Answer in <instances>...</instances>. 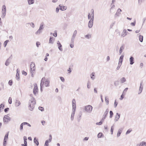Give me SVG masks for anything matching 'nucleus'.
<instances>
[{"label": "nucleus", "instance_id": "54", "mask_svg": "<svg viewBox=\"0 0 146 146\" xmlns=\"http://www.w3.org/2000/svg\"><path fill=\"white\" fill-rule=\"evenodd\" d=\"M118 104V103L116 102V100H115V101L114 105V106L115 108H116Z\"/></svg>", "mask_w": 146, "mask_h": 146}, {"label": "nucleus", "instance_id": "57", "mask_svg": "<svg viewBox=\"0 0 146 146\" xmlns=\"http://www.w3.org/2000/svg\"><path fill=\"white\" fill-rule=\"evenodd\" d=\"M124 94H123L122 93V94L120 98H119V99L120 100H121L123 99L124 97Z\"/></svg>", "mask_w": 146, "mask_h": 146}, {"label": "nucleus", "instance_id": "13", "mask_svg": "<svg viewBox=\"0 0 146 146\" xmlns=\"http://www.w3.org/2000/svg\"><path fill=\"white\" fill-rule=\"evenodd\" d=\"M134 58L132 56H130L129 58L130 64L131 65L133 64L134 63Z\"/></svg>", "mask_w": 146, "mask_h": 146}, {"label": "nucleus", "instance_id": "7", "mask_svg": "<svg viewBox=\"0 0 146 146\" xmlns=\"http://www.w3.org/2000/svg\"><path fill=\"white\" fill-rule=\"evenodd\" d=\"M34 88L33 90V93L35 95H36V93L38 92V89L37 85L36 84H34Z\"/></svg>", "mask_w": 146, "mask_h": 146}, {"label": "nucleus", "instance_id": "60", "mask_svg": "<svg viewBox=\"0 0 146 146\" xmlns=\"http://www.w3.org/2000/svg\"><path fill=\"white\" fill-rule=\"evenodd\" d=\"M29 24L31 26V27L33 28L35 26L34 24L32 22V23H29Z\"/></svg>", "mask_w": 146, "mask_h": 146}, {"label": "nucleus", "instance_id": "63", "mask_svg": "<svg viewBox=\"0 0 146 146\" xmlns=\"http://www.w3.org/2000/svg\"><path fill=\"white\" fill-rule=\"evenodd\" d=\"M60 78L62 82H64L65 79H64V78L63 77H62L61 76L60 77Z\"/></svg>", "mask_w": 146, "mask_h": 146}, {"label": "nucleus", "instance_id": "52", "mask_svg": "<svg viewBox=\"0 0 146 146\" xmlns=\"http://www.w3.org/2000/svg\"><path fill=\"white\" fill-rule=\"evenodd\" d=\"M136 23V20H135L133 22L131 23V25L132 26H135Z\"/></svg>", "mask_w": 146, "mask_h": 146}, {"label": "nucleus", "instance_id": "59", "mask_svg": "<svg viewBox=\"0 0 146 146\" xmlns=\"http://www.w3.org/2000/svg\"><path fill=\"white\" fill-rule=\"evenodd\" d=\"M22 73L25 76H26L27 74V73L26 72H25L24 70H23L22 71Z\"/></svg>", "mask_w": 146, "mask_h": 146}, {"label": "nucleus", "instance_id": "28", "mask_svg": "<svg viewBox=\"0 0 146 146\" xmlns=\"http://www.w3.org/2000/svg\"><path fill=\"white\" fill-rule=\"evenodd\" d=\"M95 73L94 72H93L90 75V77L93 80L95 79Z\"/></svg>", "mask_w": 146, "mask_h": 146}, {"label": "nucleus", "instance_id": "17", "mask_svg": "<svg viewBox=\"0 0 146 146\" xmlns=\"http://www.w3.org/2000/svg\"><path fill=\"white\" fill-rule=\"evenodd\" d=\"M123 130V129L122 128H121L118 130L117 133V137H119L121 133H122Z\"/></svg>", "mask_w": 146, "mask_h": 146}, {"label": "nucleus", "instance_id": "20", "mask_svg": "<svg viewBox=\"0 0 146 146\" xmlns=\"http://www.w3.org/2000/svg\"><path fill=\"white\" fill-rule=\"evenodd\" d=\"M21 104V103L20 101L18 100H16L15 104V106L16 107H17L19 106Z\"/></svg>", "mask_w": 146, "mask_h": 146}, {"label": "nucleus", "instance_id": "25", "mask_svg": "<svg viewBox=\"0 0 146 146\" xmlns=\"http://www.w3.org/2000/svg\"><path fill=\"white\" fill-rule=\"evenodd\" d=\"M139 146H146V142L144 141H142L140 142L139 144Z\"/></svg>", "mask_w": 146, "mask_h": 146}, {"label": "nucleus", "instance_id": "27", "mask_svg": "<svg viewBox=\"0 0 146 146\" xmlns=\"http://www.w3.org/2000/svg\"><path fill=\"white\" fill-rule=\"evenodd\" d=\"M35 63H33V68H31V73L34 72L35 70Z\"/></svg>", "mask_w": 146, "mask_h": 146}, {"label": "nucleus", "instance_id": "49", "mask_svg": "<svg viewBox=\"0 0 146 146\" xmlns=\"http://www.w3.org/2000/svg\"><path fill=\"white\" fill-rule=\"evenodd\" d=\"M77 33V32L76 30H75V31H74V32L73 33L72 36L75 37V36L76 35Z\"/></svg>", "mask_w": 146, "mask_h": 146}, {"label": "nucleus", "instance_id": "23", "mask_svg": "<svg viewBox=\"0 0 146 146\" xmlns=\"http://www.w3.org/2000/svg\"><path fill=\"white\" fill-rule=\"evenodd\" d=\"M50 83V81L48 79L46 80L45 82L44 85L46 87L49 86V84Z\"/></svg>", "mask_w": 146, "mask_h": 146}, {"label": "nucleus", "instance_id": "47", "mask_svg": "<svg viewBox=\"0 0 146 146\" xmlns=\"http://www.w3.org/2000/svg\"><path fill=\"white\" fill-rule=\"evenodd\" d=\"M38 109L42 111L44 110V108L41 106H39L38 107Z\"/></svg>", "mask_w": 146, "mask_h": 146}, {"label": "nucleus", "instance_id": "32", "mask_svg": "<svg viewBox=\"0 0 146 146\" xmlns=\"http://www.w3.org/2000/svg\"><path fill=\"white\" fill-rule=\"evenodd\" d=\"M139 40L140 42H142L143 40V36L140 35L139 36Z\"/></svg>", "mask_w": 146, "mask_h": 146}, {"label": "nucleus", "instance_id": "44", "mask_svg": "<svg viewBox=\"0 0 146 146\" xmlns=\"http://www.w3.org/2000/svg\"><path fill=\"white\" fill-rule=\"evenodd\" d=\"M75 38V37H74V36H72V38H71V43H72L73 44H74V40Z\"/></svg>", "mask_w": 146, "mask_h": 146}, {"label": "nucleus", "instance_id": "12", "mask_svg": "<svg viewBox=\"0 0 146 146\" xmlns=\"http://www.w3.org/2000/svg\"><path fill=\"white\" fill-rule=\"evenodd\" d=\"M120 114L117 113L115 116L114 121L116 122L118 121L120 117Z\"/></svg>", "mask_w": 146, "mask_h": 146}, {"label": "nucleus", "instance_id": "35", "mask_svg": "<svg viewBox=\"0 0 146 146\" xmlns=\"http://www.w3.org/2000/svg\"><path fill=\"white\" fill-rule=\"evenodd\" d=\"M28 1L29 5L33 4L34 3V0H28Z\"/></svg>", "mask_w": 146, "mask_h": 146}, {"label": "nucleus", "instance_id": "53", "mask_svg": "<svg viewBox=\"0 0 146 146\" xmlns=\"http://www.w3.org/2000/svg\"><path fill=\"white\" fill-rule=\"evenodd\" d=\"M8 102L9 104H11L12 102V98L11 97H9L8 100Z\"/></svg>", "mask_w": 146, "mask_h": 146}, {"label": "nucleus", "instance_id": "16", "mask_svg": "<svg viewBox=\"0 0 146 146\" xmlns=\"http://www.w3.org/2000/svg\"><path fill=\"white\" fill-rule=\"evenodd\" d=\"M124 56V55L123 54H122L120 56L119 58V63L120 64H122L123 58Z\"/></svg>", "mask_w": 146, "mask_h": 146}, {"label": "nucleus", "instance_id": "33", "mask_svg": "<svg viewBox=\"0 0 146 146\" xmlns=\"http://www.w3.org/2000/svg\"><path fill=\"white\" fill-rule=\"evenodd\" d=\"M91 15H92V18L93 17V19H94V10L93 9H92L91 10Z\"/></svg>", "mask_w": 146, "mask_h": 146}, {"label": "nucleus", "instance_id": "24", "mask_svg": "<svg viewBox=\"0 0 146 146\" xmlns=\"http://www.w3.org/2000/svg\"><path fill=\"white\" fill-rule=\"evenodd\" d=\"M109 109H107L104 113V115H103L104 117L106 118L109 112Z\"/></svg>", "mask_w": 146, "mask_h": 146}, {"label": "nucleus", "instance_id": "45", "mask_svg": "<svg viewBox=\"0 0 146 146\" xmlns=\"http://www.w3.org/2000/svg\"><path fill=\"white\" fill-rule=\"evenodd\" d=\"M13 83V82L12 80H10L8 82L9 84L11 86L12 85Z\"/></svg>", "mask_w": 146, "mask_h": 146}, {"label": "nucleus", "instance_id": "50", "mask_svg": "<svg viewBox=\"0 0 146 146\" xmlns=\"http://www.w3.org/2000/svg\"><path fill=\"white\" fill-rule=\"evenodd\" d=\"M23 125H23V123L21 124L20 127V130H22L23 129Z\"/></svg>", "mask_w": 146, "mask_h": 146}, {"label": "nucleus", "instance_id": "15", "mask_svg": "<svg viewBox=\"0 0 146 146\" xmlns=\"http://www.w3.org/2000/svg\"><path fill=\"white\" fill-rule=\"evenodd\" d=\"M75 111V110H72V112L71 113L70 118L71 119L72 121H73L74 119V116Z\"/></svg>", "mask_w": 146, "mask_h": 146}, {"label": "nucleus", "instance_id": "6", "mask_svg": "<svg viewBox=\"0 0 146 146\" xmlns=\"http://www.w3.org/2000/svg\"><path fill=\"white\" fill-rule=\"evenodd\" d=\"M94 19L93 17L90 19L88 23V27L89 28H91L93 26Z\"/></svg>", "mask_w": 146, "mask_h": 146}, {"label": "nucleus", "instance_id": "1", "mask_svg": "<svg viewBox=\"0 0 146 146\" xmlns=\"http://www.w3.org/2000/svg\"><path fill=\"white\" fill-rule=\"evenodd\" d=\"M36 104L35 99L32 97L29 100L28 102V108L29 110L31 111L33 110Z\"/></svg>", "mask_w": 146, "mask_h": 146}, {"label": "nucleus", "instance_id": "38", "mask_svg": "<svg viewBox=\"0 0 146 146\" xmlns=\"http://www.w3.org/2000/svg\"><path fill=\"white\" fill-rule=\"evenodd\" d=\"M103 136V134L101 133H99L98 135V138H101Z\"/></svg>", "mask_w": 146, "mask_h": 146}, {"label": "nucleus", "instance_id": "43", "mask_svg": "<svg viewBox=\"0 0 146 146\" xmlns=\"http://www.w3.org/2000/svg\"><path fill=\"white\" fill-rule=\"evenodd\" d=\"M24 144H22L21 145L22 146H27V141H24Z\"/></svg>", "mask_w": 146, "mask_h": 146}, {"label": "nucleus", "instance_id": "62", "mask_svg": "<svg viewBox=\"0 0 146 146\" xmlns=\"http://www.w3.org/2000/svg\"><path fill=\"white\" fill-rule=\"evenodd\" d=\"M82 114L81 115H79V117L77 118V121H78L79 122L81 119V116Z\"/></svg>", "mask_w": 146, "mask_h": 146}, {"label": "nucleus", "instance_id": "40", "mask_svg": "<svg viewBox=\"0 0 146 146\" xmlns=\"http://www.w3.org/2000/svg\"><path fill=\"white\" fill-rule=\"evenodd\" d=\"M9 58H8L7 60L5 63V65L6 66H8L9 65Z\"/></svg>", "mask_w": 146, "mask_h": 146}, {"label": "nucleus", "instance_id": "34", "mask_svg": "<svg viewBox=\"0 0 146 146\" xmlns=\"http://www.w3.org/2000/svg\"><path fill=\"white\" fill-rule=\"evenodd\" d=\"M9 132H8L5 135L4 139L7 140L8 138Z\"/></svg>", "mask_w": 146, "mask_h": 146}, {"label": "nucleus", "instance_id": "42", "mask_svg": "<svg viewBox=\"0 0 146 146\" xmlns=\"http://www.w3.org/2000/svg\"><path fill=\"white\" fill-rule=\"evenodd\" d=\"M9 40H6V41H5L4 42V44H3V45H4V47H6V45L7 44V43H8V42H9Z\"/></svg>", "mask_w": 146, "mask_h": 146}, {"label": "nucleus", "instance_id": "61", "mask_svg": "<svg viewBox=\"0 0 146 146\" xmlns=\"http://www.w3.org/2000/svg\"><path fill=\"white\" fill-rule=\"evenodd\" d=\"M40 42L38 41H37L36 42V46L37 47H38L39 46V45H40Z\"/></svg>", "mask_w": 146, "mask_h": 146}, {"label": "nucleus", "instance_id": "18", "mask_svg": "<svg viewBox=\"0 0 146 146\" xmlns=\"http://www.w3.org/2000/svg\"><path fill=\"white\" fill-rule=\"evenodd\" d=\"M127 33H128V32H127V31L126 29H124L122 33V34H121V36L123 37H124L127 35Z\"/></svg>", "mask_w": 146, "mask_h": 146}, {"label": "nucleus", "instance_id": "21", "mask_svg": "<svg viewBox=\"0 0 146 146\" xmlns=\"http://www.w3.org/2000/svg\"><path fill=\"white\" fill-rule=\"evenodd\" d=\"M124 49V46L122 45L121 46V47L120 48L119 50V54H121L123 50Z\"/></svg>", "mask_w": 146, "mask_h": 146}, {"label": "nucleus", "instance_id": "30", "mask_svg": "<svg viewBox=\"0 0 146 146\" xmlns=\"http://www.w3.org/2000/svg\"><path fill=\"white\" fill-rule=\"evenodd\" d=\"M53 37H50L49 40V43L51 44H53Z\"/></svg>", "mask_w": 146, "mask_h": 146}, {"label": "nucleus", "instance_id": "3", "mask_svg": "<svg viewBox=\"0 0 146 146\" xmlns=\"http://www.w3.org/2000/svg\"><path fill=\"white\" fill-rule=\"evenodd\" d=\"M93 107L90 105H88L85 106V111L87 112L90 113L91 112Z\"/></svg>", "mask_w": 146, "mask_h": 146}, {"label": "nucleus", "instance_id": "41", "mask_svg": "<svg viewBox=\"0 0 146 146\" xmlns=\"http://www.w3.org/2000/svg\"><path fill=\"white\" fill-rule=\"evenodd\" d=\"M105 100L106 103L107 105H108L109 104V99L108 98H107L106 97H105Z\"/></svg>", "mask_w": 146, "mask_h": 146}, {"label": "nucleus", "instance_id": "46", "mask_svg": "<svg viewBox=\"0 0 146 146\" xmlns=\"http://www.w3.org/2000/svg\"><path fill=\"white\" fill-rule=\"evenodd\" d=\"M7 140H4V139L3 140V146H6L7 145Z\"/></svg>", "mask_w": 146, "mask_h": 146}, {"label": "nucleus", "instance_id": "29", "mask_svg": "<svg viewBox=\"0 0 146 146\" xmlns=\"http://www.w3.org/2000/svg\"><path fill=\"white\" fill-rule=\"evenodd\" d=\"M44 25V23L43 22L41 23L40 24L39 29L41 30H43L44 28V27H43Z\"/></svg>", "mask_w": 146, "mask_h": 146}, {"label": "nucleus", "instance_id": "14", "mask_svg": "<svg viewBox=\"0 0 146 146\" xmlns=\"http://www.w3.org/2000/svg\"><path fill=\"white\" fill-rule=\"evenodd\" d=\"M59 6L60 8V9L62 11H63L66 10L67 7L66 6H62L61 5H59Z\"/></svg>", "mask_w": 146, "mask_h": 146}, {"label": "nucleus", "instance_id": "37", "mask_svg": "<svg viewBox=\"0 0 146 146\" xmlns=\"http://www.w3.org/2000/svg\"><path fill=\"white\" fill-rule=\"evenodd\" d=\"M85 37L87 39H89L91 38V36L90 35H87L85 36Z\"/></svg>", "mask_w": 146, "mask_h": 146}, {"label": "nucleus", "instance_id": "48", "mask_svg": "<svg viewBox=\"0 0 146 146\" xmlns=\"http://www.w3.org/2000/svg\"><path fill=\"white\" fill-rule=\"evenodd\" d=\"M114 85L115 86H117L118 85V81H116L114 82Z\"/></svg>", "mask_w": 146, "mask_h": 146}, {"label": "nucleus", "instance_id": "39", "mask_svg": "<svg viewBox=\"0 0 146 146\" xmlns=\"http://www.w3.org/2000/svg\"><path fill=\"white\" fill-rule=\"evenodd\" d=\"M110 118H111L113 115V113L112 111H110Z\"/></svg>", "mask_w": 146, "mask_h": 146}, {"label": "nucleus", "instance_id": "11", "mask_svg": "<svg viewBox=\"0 0 146 146\" xmlns=\"http://www.w3.org/2000/svg\"><path fill=\"white\" fill-rule=\"evenodd\" d=\"M57 44L58 48L59 49L60 51H62L63 49L62 48V46L60 42L59 41H57Z\"/></svg>", "mask_w": 146, "mask_h": 146}, {"label": "nucleus", "instance_id": "10", "mask_svg": "<svg viewBox=\"0 0 146 146\" xmlns=\"http://www.w3.org/2000/svg\"><path fill=\"white\" fill-rule=\"evenodd\" d=\"M142 82H141L140 86L139 88V92L138 93V94H140L141 92H142L143 88V85L142 84Z\"/></svg>", "mask_w": 146, "mask_h": 146}, {"label": "nucleus", "instance_id": "19", "mask_svg": "<svg viewBox=\"0 0 146 146\" xmlns=\"http://www.w3.org/2000/svg\"><path fill=\"white\" fill-rule=\"evenodd\" d=\"M34 142L35 144L37 146H38L39 145V142L38 141V139L35 137L34 138Z\"/></svg>", "mask_w": 146, "mask_h": 146}, {"label": "nucleus", "instance_id": "55", "mask_svg": "<svg viewBox=\"0 0 146 146\" xmlns=\"http://www.w3.org/2000/svg\"><path fill=\"white\" fill-rule=\"evenodd\" d=\"M5 107V105L4 104H1L0 105V108L3 109Z\"/></svg>", "mask_w": 146, "mask_h": 146}, {"label": "nucleus", "instance_id": "36", "mask_svg": "<svg viewBox=\"0 0 146 146\" xmlns=\"http://www.w3.org/2000/svg\"><path fill=\"white\" fill-rule=\"evenodd\" d=\"M16 78L17 80L18 81L19 80V73H17V74L16 73Z\"/></svg>", "mask_w": 146, "mask_h": 146}, {"label": "nucleus", "instance_id": "64", "mask_svg": "<svg viewBox=\"0 0 146 146\" xmlns=\"http://www.w3.org/2000/svg\"><path fill=\"white\" fill-rule=\"evenodd\" d=\"M131 131V130H130L129 129L126 131L125 134L126 135L128 134Z\"/></svg>", "mask_w": 146, "mask_h": 146}, {"label": "nucleus", "instance_id": "5", "mask_svg": "<svg viewBox=\"0 0 146 146\" xmlns=\"http://www.w3.org/2000/svg\"><path fill=\"white\" fill-rule=\"evenodd\" d=\"M52 139V136L51 135H49V138L48 140L46 141L44 146H48V143L51 142Z\"/></svg>", "mask_w": 146, "mask_h": 146}, {"label": "nucleus", "instance_id": "51", "mask_svg": "<svg viewBox=\"0 0 146 146\" xmlns=\"http://www.w3.org/2000/svg\"><path fill=\"white\" fill-rule=\"evenodd\" d=\"M128 88H126L123 90V94H125V93L127 91V90H128Z\"/></svg>", "mask_w": 146, "mask_h": 146}, {"label": "nucleus", "instance_id": "22", "mask_svg": "<svg viewBox=\"0 0 146 146\" xmlns=\"http://www.w3.org/2000/svg\"><path fill=\"white\" fill-rule=\"evenodd\" d=\"M120 82L121 84L123 83L126 82V80L125 77H122L120 79Z\"/></svg>", "mask_w": 146, "mask_h": 146}, {"label": "nucleus", "instance_id": "31", "mask_svg": "<svg viewBox=\"0 0 146 146\" xmlns=\"http://www.w3.org/2000/svg\"><path fill=\"white\" fill-rule=\"evenodd\" d=\"M42 30L39 29L35 33V34L36 35L40 34L42 32Z\"/></svg>", "mask_w": 146, "mask_h": 146}, {"label": "nucleus", "instance_id": "58", "mask_svg": "<svg viewBox=\"0 0 146 146\" xmlns=\"http://www.w3.org/2000/svg\"><path fill=\"white\" fill-rule=\"evenodd\" d=\"M90 82L89 81H88L87 82V87L88 89H90Z\"/></svg>", "mask_w": 146, "mask_h": 146}, {"label": "nucleus", "instance_id": "26", "mask_svg": "<svg viewBox=\"0 0 146 146\" xmlns=\"http://www.w3.org/2000/svg\"><path fill=\"white\" fill-rule=\"evenodd\" d=\"M45 78L44 77H43L41 79V82L40 84V86H43L44 84V81Z\"/></svg>", "mask_w": 146, "mask_h": 146}, {"label": "nucleus", "instance_id": "4", "mask_svg": "<svg viewBox=\"0 0 146 146\" xmlns=\"http://www.w3.org/2000/svg\"><path fill=\"white\" fill-rule=\"evenodd\" d=\"M6 7L5 5H3L2 6V12L3 14V16L2 17L4 18L6 15Z\"/></svg>", "mask_w": 146, "mask_h": 146}, {"label": "nucleus", "instance_id": "8", "mask_svg": "<svg viewBox=\"0 0 146 146\" xmlns=\"http://www.w3.org/2000/svg\"><path fill=\"white\" fill-rule=\"evenodd\" d=\"M72 110H75L76 108V101L75 99H73L72 100Z\"/></svg>", "mask_w": 146, "mask_h": 146}, {"label": "nucleus", "instance_id": "9", "mask_svg": "<svg viewBox=\"0 0 146 146\" xmlns=\"http://www.w3.org/2000/svg\"><path fill=\"white\" fill-rule=\"evenodd\" d=\"M121 11H122L119 8L117 9L116 13L114 15L115 17L116 18L117 17H119V16L120 14L121 13Z\"/></svg>", "mask_w": 146, "mask_h": 146}, {"label": "nucleus", "instance_id": "2", "mask_svg": "<svg viewBox=\"0 0 146 146\" xmlns=\"http://www.w3.org/2000/svg\"><path fill=\"white\" fill-rule=\"evenodd\" d=\"M11 118L9 117L8 115H5L3 118V121L4 123L7 124L10 121Z\"/></svg>", "mask_w": 146, "mask_h": 146}, {"label": "nucleus", "instance_id": "56", "mask_svg": "<svg viewBox=\"0 0 146 146\" xmlns=\"http://www.w3.org/2000/svg\"><path fill=\"white\" fill-rule=\"evenodd\" d=\"M122 64H120L119 63H118V64L117 67V70H118L120 68Z\"/></svg>", "mask_w": 146, "mask_h": 146}]
</instances>
